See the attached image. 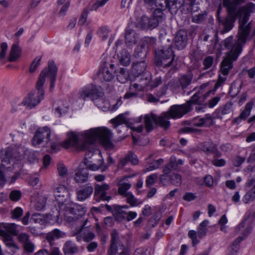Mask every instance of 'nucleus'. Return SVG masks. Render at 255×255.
<instances>
[{"label":"nucleus","instance_id":"obj_1","mask_svg":"<svg viewBox=\"0 0 255 255\" xmlns=\"http://www.w3.org/2000/svg\"><path fill=\"white\" fill-rule=\"evenodd\" d=\"M80 135L83 140V143H79V137L74 132L67 133L68 138L61 144L58 140L50 141L48 143L52 152H56L60 150L61 146L65 148L70 147L78 150H87L92 148L94 142L99 139L103 145L107 148L112 149L114 145L112 142V132L106 128H92L80 133Z\"/></svg>","mask_w":255,"mask_h":255},{"label":"nucleus","instance_id":"obj_2","mask_svg":"<svg viewBox=\"0 0 255 255\" xmlns=\"http://www.w3.org/2000/svg\"><path fill=\"white\" fill-rule=\"evenodd\" d=\"M58 72V68L53 61L48 62V68H44L40 73L38 80L36 83V91L31 92L25 98L23 104L29 109L34 108L40 103L44 95L43 88L46 77L50 80V90L52 91L54 86Z\"/></svg>","mask_w":255,"mask_h":255},{"label":"nucleus","instance_id":"obj_3","mask_svg":"<svg viewBox=\"0 0 255 255\" xmlns=\"http://www.w3.org/2000/svg\"><path fill=\"white\" fill-rule=\"evenodd\" d=\"M190 111V108L185 104L180 105L172 106L168 111L163 113L158 117L154 114H146L144 116V122L146 132H150L154 125H158L166 129L170 125L169 120L170 118L179 119Z\"/></svg>","mask_w":255,"mask_h":255},{"label":"nucleus","instance_id":"obj_4","mask_svg":"<svg viewBox=\"0 0 255 255\" xmlns=\"http://www.w3.org/2000/svg\"><path fill=\"white\" fill-rule=\"evenodd\" d=\"M250 33L239 27V31L236 36L237 40L234 41V37L230 36L220 44V51L228 50L226 56H233L234 60H237L242 50V46L244 44L248 37Z\"/></svg>","mask_w":255,"mask_h":255},{"label":"nucleus","instance_id":"obj_5","mask_svg":"<svg viewBox=\"0 0 255 255\" xmlns=\"http://www.w3.org/2000/svg\"><path fill=\"white\" fill-rule=\"evenodd\" d=\"M79 98L86 100L90 98L100 109L103 110V104L104 100V93L100 86L93 84H89L82 88L79 92Z\"/></svg>","mask_w":255,"mask_h":255},{"label":"nucleus","instance_id":"obj_6","mask_svg":"<svg viewBox=\"0 0 255 255\" xmlns=\"http://www.w3.org/2000/svg\"><path fill=\"white\" fill-rule=\"evenodd\" d=\"M236 12L239 16V27L250 33L253 27L252 22L250 21L248 23L247 22L250 16V13L255 12V4L250 2L243 6L239 7L238 6Z\"/></svg>","mask_w":255,"mask_h":255},{"label":"nucleus","instance_id":"obj_7","mask_svg":"<svg viewBox=\"0 0 255 255\" xmlns=\"http://www.w3.org/2000/svg\"><path fill=\"white\" fill-rule=\"evenodd\" d=\"M227 9L228 15L225 18H222L220 16V13L221 8L219 7L217 12V20L220 24L223 26V28L221 30V33L222 34L230 31L234 26V22H235L237 17L239 18L237 12H236L237 8H235L233 5H223Z\"/></svg>","mask_w":255,"mask_h":255},{"label":"nucleus","instance_id":"obj_8","mask_svg":"<svg viewBox=\"0 0 255 255\" xmlns=\"http://www.w3.org/2000/svg\"><path fill=\"white\" fill-rule=\"evenodd\" d=\"M60 209L64 212L65 220L69 222L82 218L86 211L82 206L72 202H68L65 205H63Z\"/></svg>","mask_w":255,"mask_h":255},{"label":"nucleus","instance_id":"obj_9","mask_svg":"<svg viewBox=\"0 0 255 255\" xmlns=\"http://www.w3.org/2000/svg\"><path fill=\"white\" fill-rule=\"evenodd\" d=\"M154 53L155 63L157 66L168 67L172 64L175 55L171 45L155 50Z\"/></svg>","mask_w":255,"mask_h":255},{"label":"nucleus","instance_id":"obj_10","mask_svg":"<svg viewBox=\"0 0 255 255\" xmlns=\"http://www.w3.org/2000/svg\"><path fill=\"white\" fill-rule=\"evenodd\" d=\"M0 152L1 164L7 169L10 168V166L6 167L7 165L11 164L13 166L21 157L19 149L16 146H11L5 149H1Z\"/></svg>","mask_w":255,"mask_h":255},{"label":"nucleus","instance_id":"obj_11","mask_svg":"<svg viewBox=\"0 0 255 255\" xmlns=\"http://www.w3.org/2000/svg\"><path fill=\"white\" fill-rule=\"evenodd\" d=\"M207 86L208 84H203L198 88H195L193 89V91H195L196 92L191 97L190 100L185 103L186 105H188L190 107V111L192 109L193 105H202L213 92L212 90L206 91Z\"/></svg>","mask_w":255,"mask_h":255},{"label":"nucleus","instance_id":"obj_12","mask_svg":"<svg viewBox=\"0 0 255 255\" xmlns=\"http://www.w3.org/2000/svg\"><path fill=\"white\" fill-rule=\"evenodd\" d=\"M111 122L113 125L114 128L118 130L119 132H121V128H126L125 127L122 126L123 124H126L132 131L138 133L141 132L143 129V127L142 125L138 127L131 126L132 123L129 122L124 114L119 115L116 118L112 119Z\"/></svg>","mask_w":255,"mask_h":255},{"label":"nucleus","instance_id":"obj_13","mask_svg":"<svg viewBox=\"0 0 255 255\" xmlns=\"http://www.w3.org/2000/svg\"><path fill=\"white\" fill-rule=\"evenodd\" d=\"M50 136L51 130L47 127L39 128L33 137L32 143L34 146H37L43 142L47 145L50 142Z\"/></svg>","mask_w":255,"mask_h":255},{"label":"nucleus","instance_id":"obj_14","mask_svg":"<svg viewBox=\"0 0 255 255\" xmlns=\"http://www.w3.org/2000/svg\"><path fill=\"white\" fill-rule=\"evenodd\" d=\"M116 71L114 64H108L103 61L99 71L101 80L107 82L112 81L115 78Z\"/></svg>","mask_w":255,"mask_h":255},{"label":"nucleus","instance_id":"obj_15","mask_svg":"<svg viewBox=\"0 0 255 255\" xmlns=\"http://www.w3.org/2000/svg\"><path fill=\"white\" fill-rule=\"evenodd\" d=\"M54 195L55 199L59 204L60 209L69 197V191L68 188L63 185H58L54 189Z\"/></svg>","mask_w":255,"mask_h":255},{"label":"nucleus","instance_id":"obj_16","mask_svg":"<svg viewBox=\"0 0 255 255\" xmlns=\"http://www.w3.org/2000/svg\"><path fill=\"white\" fill-rule=\"evenodd\" d=\"M94 191V188L91 183L81 186L76 190L77 199L79 201H84L89 198Z\"/></svg>","mask_w":255,"mask_h":255},{"label":"nucleus","instance_id":"obj_17","mask_svg":"<svg viewBox=\"0 0 255 255\" xmlns=\"http://www.w3.org/2000/svg\"><path fill=\"white\" fill-rule=\"evenodd\" d=\"M18 242L22 245L24 251L28 253H33L35 246L30 239V236L26 233H20L17 235Z\"/></svg>","mask_w":255,"mask_h":255},{"label":"nucleus","instance_id":"obj_18","mask_svg":"<svg viewBox=\"0 0 255 255\" xmlns=\"http://www.w3.org/2000/svg\"><path fill=\"white\" fill-rule=\"evenodd\" d=\"M252 213L248 211L246 213L244 220L241 222L235 229V232L237 234H239L241 231L243 233V236L241 237L244 238V240L251 233L252 231V227L246 224V221L251 216Z\"/></svg>","mask_w":255,"mask_h":255},{"label":"nucleus","instance_id":"obj_19","mask_svg":"<svg viewBox=\"0 0 255 255\" xmlns=\"http://www.w3.org/2000/svg\"><path fill=\"white\" fill-rule=\"evenodd\" d=\"M188 35L186 31L184 29H180L177 31L174 42L175 47L179 50L184 49L187 43Z\"/></svg>","mask_w":255,"mask_h":255},{"label":"nucleus","instance_id":"obj_20","mask_svg":"<svg viewBox=\"0 0 255 255\" xmlns=\"http://www.w3.org/2000/svg\"><path fill=\"white\" fill-rule=\"evenodd\" d=\"M89 174L86 168L85 164L81 163L74 175V180L77 183H83L87 182L89 178Z\"/></svg>","mask_w":255,"mask_h":255},{"label":"nucleus","instance_id":"obj_21","mask_svg":"<svg viewBox=\"0 0 255 255\" xmlns=\"http://www.w3.org/2000/svg\"><path fill=\"white\" fill-rule=\"evenodd\" d=\"M183 164L184 161L182 159L177 160L175 156H172L169 162L163 167L162 171L164 174H169L172 171L177 170Z\"/></svg>","mask_w":255,"mask_h":255},{"label":"nucleus","instance_id":"obj_22","mask_svg":"<svg viewBox=\"0 0 255 255\" xmlns=\"http://www.w3.org/2000/svg\"><path fill=\"white\" fill-rule=\"evenodd\" d=\"M233 56H226L221 63L220 71L224 76H227L233 68V62L237 60Z\"/></svg>","mask_w":255,"mask_h":255},{"label":"nucleus","instance_id":"obj_23","mask_svg":"<svg viewBox=\"0 0 255 255\" xmlns=\"http://www.w3.org/2000/svg\"><path fill=\"white\" fill-rule=\"evenodd\" d=\"M138 24L142 29L152 30L158 26V22L155 19L143 15L141 17Z\"/></svg>","mask_w":255,"mask_h":255},{"label":"nucleus","instance_id":"obj_24","mask_svg":"<svg viewBox=\"0 0 255 255\" xmlns=\"http://www.w3.org/2000/svg\"><path fill=\"white\" fill-rule=\"evenodd\" d=\"M112 213L115 219L119 222H122L125 220L126 216H127V212L125 209H128V205H113Z\"/></svg>","mask_w":255,"mask_h":255},{"label":"nucleus","instance_id":"obj_25","mask_svg":"<svg viewBox=\"0 0 255 255\" xmlns=\"http://www.w3.org/2000/svg\"><path fill=\"white\" fill-rule=\"evenodd\" d=\"M110 188V186L107 183L102 185L96 184L95 185V196L100 195V198L103 200L109 201L111 199V197L107 196L106 191Z\"/></svg>","mask_w":255,"mask_h":255},{"label":"nucleus","instance_id":"obj_26","mask_svg":"<svg viewBox=\"0 0 255 255\" xmlns=\"http://www.w3.org/2000/svg\"><path fill=\"white\" fill-rule=\"evenodd\" d=\"M125 42L127 46H130L136 43L138 35L135 30L131 29H127L125 33Z\"/></svg>","mask_w":255,"mask_h":255},{"label":"nucleus","instance_id":"obj_27","mask_svg":"<svg viewBox=\"0 0 255 255\" xmlns=\"http://www.w3.org/2000/svg\"><path fill=\"white\" fill-rule=\"evenodd\" d=\"M193 79V75L191 73H188L181 76L177 82L178 86L185 92V89L191 84Z\"/></svg>","mask_w":255,"mask_h":255},{"label":"nucleus","instance_id":"obj_28","mask_svg":"<svg viewBox=\"0 0 255 255\" xmlns=\"http://www.w3.org/2000/svg\"><path fill=\"white\" fill-rule=\"evenodd\" d=\"M200 146L201 150L207 155L214 154L218 151L216 145L210 141L203 142Z\"/></svg>","mask_w":255,"mask_h":255},{"label":"nucleus","instance_id":"obj_29","mask_svg":"<svg viewBox=\"0 0 255 255\" xmlns=\"http://www.w3.org/2000/svg\"><path fill=\"white\" fill-rule=\"evenodd\" d=\"M147 64L144 60L133 62L132 71L135 76L142 74L145 71Z\"/></svg>","mask_w":255,"mask_h":255},{"label":"nucleus","instance_id":"obj_30","mask_svg":"<svg viewBox=\"0 0 255 255\" xmlns=\"http://www.w3.org/2000/svg\"><path fill=\"white\" fill-rule=\"evenodd\" d=\"M21 55V49L18 43L12 44L9 53L8 61L13 62L17 60Z\"/></svg>","mask_w":255,"mask_h":255},{"label":"nucleus","instance_id":"obj_31","mask_svg":"<svg viewBox=\"0 0 255 255\" xmlns=\"http://www.w3.org/2000/svg\"><path fill=\"white\" fill-rule=\"evenodd\" d=\"M79 248L71 241L66 242L63 248V251L65 255H73L78 252Z\"/></svg>","mask_w":255,"mask_h":255},{"label":"nucleus","instance_id":"obj_32","mask_svg":"<svg viewBox=\"0 0 255 255\" xmlns=\"http://www.w3.org/2000/svg\"><path fill=\"white\" fill-rule=\"evenodd\" d=\"M100 158L98 159V162L97 164L92 163L91 161H88L87 159H84V162H82V164H85L86 168L87 170L89 169L92 171H97L101 168L104 163V159L102 156H100V153L98 154Z\"/></svg>","mask_w":255,"mask_h":255},{"label":"nucleus","instance_id":"obj_33","mask_svg":"<svg viewBox=\"0 0 255 255\" xmlns=\"http://www.w3.org/2000/svg\"><path fill=\"white\" fill-rule=\"evenodd\" d=\"M119 63L124 66H128L131 62V56L129 53L126 49H123L118 55Z\"/></svg>","mask_w":255,"mask_h":255},{"label":"nucleus","instance_id":"obj_34","mask_svg":"<svg viewBox=\"0 0 255 255\" xmlns=\"http://www.w3.org/2000/svg\"><path fill=\"white\" fill-rule=\"evenodd\" d=\"M0 235L3 238V242L7 247L12 248L16 250L18 249V248L14 242L13 237L11 235L4 231H2L0 233Z\"/></svg>","mask_w":255,"mask_h":255},{"label":"nucleus","instance_id":"obj_35","mask_svg":"<svg viewBox=\"0 0 255 255\" xmlns=\"http://www.w3.org/2000/svg\"><path fill=\"white\" fill-rule=\"evenodd\" d=\"M83 221L84 220H81V222H83ZM87 222L88 219L84 220V222L82 224V227L84 234V241L86 242H89L95 238V235L93 232H91L89 229L85 227Z\"/></svg>","mask_w":255,"mask_h":255},{"label":"nucleus","instance_id":"obj_36","mask_svg":"<svg viewBox=\"0 0 255 255\" xmlns=\"http://www.w3.org/2000/svg\"><path fill=\"white\" fill-rule=\"evenodd\" d=\"M62 237V232L59 230L56 229L47 233L46 239L50 246H52L54 245V241Z\"/></svg>","mask_w":255,"mask_h":255},{"label":"nucleus","instance_id":"obj_37","mask_svg":"<svg viewBox=\"0 0 255 255\" xmlns=\"http://www.w3.org/2000/svg\"><path fill=\"white\" fill-rule=\"evenodd\" d=\"M111 246L118 247V249L124 250V245L120 241L119 236L116 230L112 231L111 233Z\"/></svg>","mask_w":255,"mask_h":255},{"label":"nucleus","instance_id":"obj_38","mask_svg":"<svg viewBox=\"0 0 255 255\" xmlns=\"http://www.w3.org/2000/svg\"><path fill=\"white\" fill-rule=\"evenodd\" d=\"M118 81L121 83H125L129 79L128 71L127 69L122 68L117 75Z\"/></svg>","mask_w":255,"mask_h":255},{"label":"nucleus","instance_id":"obj_39","mask_svg":"<svg viewBox=\"0 0 255 255\" xmlns=\"http://www.w3.org/2000/svg\"><path fill=\"white\" fill-rule=\"evenodd\" d=\"M213 119L212 117L209 115H206L203 118H200L196 125L198 127H209L212 125Z\"/></svg>","mask_w":255,"mask_h":255},{"label":"nucleus","instance_id":"obj_40","mask_svg":"<svg viewBox=\"0 0 255 255\" xmlns=\"http://www.w3.org/2000/svg\"><path fill=\"white\" fill-rule=\"evenodd\" d=\"M124 197L126 198V202L129 204L131 207L137 206L138 205L141 204L142 203V201L135 197L131 192L127 194Z\"/></svg>","mask_w":255,"mask_h":255},{"label":"nucleus","instance_id":"obj_41","mask_svg":"<svg viewBox=\"0 0 255 255\" xmlns=\"http://www.w3.org/2000/svg\"><path fill=\"white\" fill-rule=\"evenodd\" d=\"M207 0H189V3H184L183 7L186 8L188 11H192L193 7H195L196 8L195 10H197L199 7L198 6L196 7L195 5H199L204 1L206 2Z\"/></svg>","mask_w":255,"mask_h":255},{"label":"nucleus","instance_id":"obj_42","mask_svg":"<svg viewBox=\"0 0 255 255\" xmlns=\"http://www.w3.org/2000/svg\"><path fill=\"white\" fill-rule=\"evenodd\" d=\"M47 197L46 196H40L38 197L37 201L35 203V208L38 211H40L44 209L46 206Z\"/></svg>","mask_w":255,"mask_h":255},{"label":"nucleus","instance_id":"obj_43","mask_svg":"<svg viewBox=\"0 0 255 255\" xmlns=\"http://www.w3.org/2000/svg\"><path fill=\"white\" fill-rule=\"evenodd\" d=\"M169 179L170 182L171 184L179 186L182 183V176L180 174L178 173H173L169 175Z\"/></svg>","mask_w":255,"mask_h":255},{"label":"nucleus","instance_id":"obj_44","mask_svg":"<svg viewBox=\"0 0 255 255\" xmlns=\"http://www.w3.org/2000/svg\"><path fill=\"white\" fill-rule=\"evenodd\" d=\"M147 54V50L142 46H138L135 50L134 56L140 61L144 60Z\"/></svg>","mask_w":255,"mask_h":255},{"label":"nucleus","instance_id":"obj_45","mask_svg":"<svg viewBox=\"0 0 255 255\" xmlns=\"http://www.w3.org/2000/svg\"><path fill=\"white\" fill-rule=\"evenodd\" d=\"M122 181H121L122 182ZM131 185L128 183H120L119 184L118 193L119 194L124 197L130 192H128V190L130 188Z\"/></svg>","mask_w":255,"mask_h":255},{"label":"nucleus","instance_id":"obj_46","mask_svg":"<svg viewBox=\"0 0 255 255\" xmlns=\"http://www.w3.org/2000/svg\"><path fill=\"white\" fill-rule=\"evenodd\" d=\"M24 158L30 163H34L37 161V156L34 151L26 149L24 151Z\"/></svg>","mask_w":255,"mask_h":255},{"label":"nucleus","instance_id":"obj_47","mask_svg":"<svg viewBox=\"0 0 255 255\" xmlns=\"http://www.w3.org/2000/svg\"><path fill=\"white\" fill-rule=\"evenodd\" d=\"M165 9L157 8L154 10L153 13L152 18L157 20L158 25L159 22H162L165 19L163 12V11Z\"/></svg>","mask_w":255,"mask_h":255},{"label":"nucleus","instance_id":"obj_48","mask_svg":"<svg viewBox=\"0 0 255 255\" xmlns=\"http://www.w3.org/2000/svg\"><path fill=\"white\" fill-rule=\"evenodd\" d=\"M109 32L110 30L107 26H102L98 29L97 33L104 41L108 38Z\"/></svg>","mask_w":255,"mask_h":255},{"label":"nucleus","instance_id":"obj_49","mask_svg":"<svg viewBox=\"0 0 255 255\" xmlns=\"http://www.w3.org/2000/svg\"><path fill=\"white\" fill-rule=\"evenodd\" d=\"M156 38L154 37H145L143 39L142 46L147 47V48L154 47L156 43Z\"/></svg>","mask_w":255,"mask_h":255},{"label":"nucleus","instance_id":"obj_50","mask_svg":"<svg viewBox=\"0 0 255 255\" xmlns=\"http://www.w3.org/2000/svg\"><path fill=\"white\" fill-rule=\"evenodd\" d=\"M23 214V211L20 207H17L10 212L11 218L14 220H19Z\"/></svg>","mask_w":255,"mask_h":255},{"label":"nucleus","instance_id":"obj_51","mask_svg":"<svg viewBox=\"0 0 255 255\" xmlns=\"http://www.w3.org/2000/svg\"><path fill=\"white\" fill-rule=\"evenodd\" d=\"M253 105V103L252 102H249L246 104L245 109L240 115L243 120H245L250 115Z\"/></svg>","mask_w":255,"mask_h":255},{"label":"nucleus","instance_id":"obj_52","mask_svg":"<svg viewBox=\"0 0 255 255\" xmlns=\"http://www.w3.org/2000/svg\"><path fill=\"white\" fill-rule=\"evenodd\" d=\"M255 199V192L250 189L243 197V201L248 204Z\"/></svg>","mask_w":255,"mask_h":255},{"label":"nucleus","instance_id":"obj_53","mask_svg":"<svg viewBox=\"0 0 255 255\" xmlns=\"http://www.w3.org/2000/svg\"><path fill=\"white\" fill-rule=\"evenodd\" d=\"M163 163V159L162 158L154 160L149 164L148 166L146 168V170L147 171H151L156 169L158 168Z\"/></svg>","mask_w":255,"mask_h":255},{"label":"nucleus","instance_id":"obj_54","mask_svg":"<svg viewBox=\"0 0 255 255\" xmlns=\"http://www.w3.org/2000/svg\"><path fill=\"white\" fill-rule=\"evenodd\" d=\"M158 178V174L156 173L152 174L146 177L145 184L146 186L148 187H151L156 181Z\"/></svg>","mask_w":255,"mask_h":255},{"label":"nucleus","instance_id":"obj_55","mask_svg":"<svg viewBox=\"0 0 255 255\" xmlns=\"http://www.w3.org/2000/svg\"><path fill=\"white\" fill-rule=\"evenodd\" d=\"M245 2V0H223V5H232L237 9V7L240 4Z\"/></svg>","mask_w":255,"mask_h":255},{"label":"nucleus","instance_id":"obj_56","mask_svg":"<svg viewBox=\"0 0 255 255\" xmlns=\"http://www.w3.org/2000/svg\"><path fill=\"white\" fill-rule=\"evenodd\" d=\"M57 170L59 176L61 177H65L68 174V170L62 163L57 164Z\"/></svg>","mask_w":255,"mask_h":255},{"label":"nucleus","instance_id":"obj_57","mask_svg":"<svg viewBox=\"0 0 255 255\" xmlns=\"http://www.w3.org/2000/svg\"><path fill=\"white\" fill-rule=\"evenodd\" d=\"M214 58L213 56H208L206 57L203 61V65L204 69H208L211 67L213 64Z\"/></svg>","mask_w":255,"mask_h":255},{"label":"nucleus","instance_id":"obj_58","mask_svg":"<svg viewBox=\"0 0 255 255\" xmlns=\"http://www.w3.org/2000/svg\"><path fill=\"white\" fill-rule=\"evenodd\" d=\"M6 231L13 236H17V225L14 223L9 224L5 226Z\"/></svg>","mask_w":255,"mask_h":255},{"label":"nucleus","instance_id":"obj_59","mask_svg":"<svg viewBox=\"0 0 255 255\" xmlns=\"http://www.w3.org/2000/svg\"><path fill=\"white\" fill-rule=\"evenodd\" d=\"M89 13V10L87 8L84 9L78 20V24L82 25L85 24L87 20Z\"/></svg>","mask_w":255,"mask_h":255},{"label":"nucleus","instance_id":"obj_60","mask_svg":"<svg viewBox=\"0 0 255 255\" xmlns=\"http://www.w3.org/2000/svg\"><path fill=\"white\" fill-rule=\"evenodd\" d=\"M41 61V57H36L32 61L31 63L30 69H29V72L30 73H33L35 72L37 68L39 66Z\"/></svg>","mask_w":255,"mask_h":255},{"label":"nucleus","instance_id":"obj_61","mask_svg":"<svg viewBox=\"0 0 255 255\" xmlns=\"http://www.w3.org/2000/svg\"><path fill=\"white\" fill-rule=\"evenodd\" d=\"M128 159V162H130L132 165L138 164V160L136 155L132 152H128L126 155Z\"/></svg>","mask_w":255,"mask_h":255},{"label":"nucleus","instance_id":"obj_62","mask_svg":"<svg viewBox=\"0 0 255 255\" xmlns=\"http://www.w3.org/2000/svg\"><path fill=\"white\" fill-rule=\"evenodd\" d=\"M21 197V193L19 190H13L9 194L10 199L13 201H18Z\"/></svg>","mask_w":255,"mask_h":255},{"label":"nucleus","instance_id":"obj_63","mask_svg":"<svg viewBox=\"0 0 255 255\" xmlns=\"http://www.w3.org/2000/svg\"><path fill=\"white\" fill-rule=\"evenodd\" d=\"M206 14L200 13L197 15H193L192 17V21L196 23H200L203 22L205 19Z\"/></svg>","mask_w":255,"mask_h":255},{"label":"nucleus","instance_id":"obj_64","mask_svg":"<svg viewBox=\"0 0 255 255\" xmlns=\"http://www.w3.org/2000/svg\"><path fill=\"white\" fill-rule=\"evenodd\" d=\"M109 0H97L91 6L90 10H97L99 7L104 5Z\"/></svg>","mask_w":255,"mask_h":255}]
</instances>
